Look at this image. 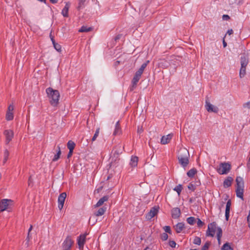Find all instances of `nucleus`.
I'll return each mask as SVG.
<instances>
[{
	"label": "nucleus",
	"mask_w": 250,
	"mask_h": 250,
	"mask_svg": "<svg viewBox=\"0 0 250 250\" xmlns=\"http://www.w3.org/2000/svg\"><path fill=\"white\" fill-rule=\"evenodd\" d=\"M221 250H233L229 243H226L221 248Z\"/></svg>",
	"instance_id": "28"
},
{
	"label": "nucleus",
	"mask_w": 250,
	"mask_h": 250,
	"mask_svg": "<svg viewBox=\"0 0 250 250\" xmlns=\"http://www.w3.org/2000/svg\"><path fill=\"white\" fill-rule=\"evenodd\" d=\"M79 1L78 6L77 7V9L78 10H80L81 9H83L84 7V3L86 0H78Z\"/></svg>",
	"instance_id": "29"
},
{
	"label": "nucleus",
	"mask_w": 250,
	"mask_h": 250,
	"mask_svg": "<svg viewBox=\"0 0 250 250\" xmlns=\"http://www.w3.org/2000/svg\"><path fill=\"white\" fill-rule=\"evenodd\" d=\"M8 201V200L7 199H3L1 201L0 203V211H3L7 208L8 205L7 203Z\"/></svg>",
	"instance_id": "17"
},
{
	"label": "nucleus",
	"mask_w": 250,
	"mask_h": 250,
	"mask_svg": "<svg viewBox=\"0 0 250 250\" xmlns=\"http://www.w3.org/2000/svg\"><path fill=\"white\" fill-rule=\"evenodd\" d=\"M247 221L248 223L249 227L250 228V210L249 211V215L247 217Z\"/></svg>",
	"instance_id": "49"
},
{
	"label": "nucleus",
	"mask_w": 250,
	"mask_h": 250,
	"mask_svg": "<svg viewBox=\"0 0 250 250\" xmlns=\"http://www.w3.org/2000/svg\"><path fill=\"white\" fill-rule=\"evenodd\" d=\"M177 158L179 164L185 168L189 163V153L185 147L180 148L178 153Z\"/></svg>",
	"instance_id": "2"
},
{
	"label": "nucleus",
	"mask_w": 250,
	"mask_h": 250,
	"mask_svg": "<svg viewBox=\"0 0 250 250\" xmlns=\"http://www.w3.org/2000/svg\"><path fill=\"white\" fill-rule=\"evenodd\" d=\"M149 61H147L146 62L143 63L140 67V68L139 69V70L137 71H140V73H142L144 72V69L146 67L147 64L149 63Z\"/></svg>",
	"instance_id": "32"
},
{
	"label": "nucleus",
	"mask_w": 250,
	"mask_h": 250,
	"mask_svg": "<svg viewBox=\"0 0 250 250\" xmlns=\"http://www.w3.org/2000/svg\"><path fill=\"white\" fill-rule=\"evenodd\" d=\"M46 92L49 99L51 105L54 107L57 106L59 104L60 97L59 91L54 90L51 87H48L46 89Z\"/></svg>",
	"instance_id": "1"
},
{
	"label": "nucleus",
	"mask_w": 250,
	"mask_h": 250,
	"mask_svg": "<svg viewBox=\"0 0 250 250\" xmlns=\"http://www.w3.org/2000/svg\"><path fill=\"white\" fill-rule=\"evenodd\" d=\"M205 107L207 110L209 112L217 113L219 110L217 106L211 104L208 100H206Z\"/></svg>",
	"instance_id": "8"
},
{
	"label": "nucleus",
	"mask_w": 250,
	"mask_h": 250,
	"mask_svg": "<svg viewBox=\"0 0 250 250\" xmlns=\"http://www.w3.org/2000/svg\"><path fill=\"white\" fill-rule=\"evenodd\" d=\"M190 250H198L197 249Z\"/></svg>",
	"instance_id": "63"
},
{
	"label": "nucleus",
	"mask_w": 250,
	"mask_h": 250,
	"mask_svg": "<svg viewBox=\"0 0 250 250\" xmlns=\"http://www.w3.org/2000/svg\"><path fill=\"white\" fill-rule=\"evenodd\" d=\"M99 132H100V128L99 127V128H97L96 132H95L93 137L92 138V142H94L96 140V138H97V137L98 136V135L99 134Z\"/></svg>",
	"instance_id": "36"
},
{
	"label": "nucleus",
	"mask_w": 250,
	"mask_h": 250,
	"mask_svg": "<svg viewBox=\"0 0 250 250\" xmlns=\"http://www.w3.org/2000/svg\"><path fill=\"white\" fill-rule=\"evenodd\" d=\"M230 208L228 207H226V210H225V213H229L230 212Z\"/></svg>",
	"instance_id": "57"
},
{
	"label": "nucleus",
	"mask_w": 250,
	"mask_h": 250,
	"mask_svg": "<svg viewBox=\"0 0 250 250\" xmlns=\"http://www.w3.org/2000/svg\"><path fill=\"white\" fill-rule=\"evenodd\" d=\"M66 192H62L60 194L58 197V208L60 210H61L63 207L64 203L66 197Z\"/></svg>",
	"instance_id": "9"
},
{
	"label": "nucleus",
	"mask_w": 250,
	"mask_h": 250,
	"mask_svg": "<svg viewBox=\"0 0 250 250\" xmlns=\"http://www.w3.org/2000/svg\"><path fill=\"white\" fill-rule=\"evenodd\" d=\"M57 148H58L57 153L56 154H55L54 155V157L52 160V161L54 162L57 161L59 159L60 155L61 154V151L60 147L59 146H58Z\"/></svg>",
	"instance_id": "25"
},
{
	"label": "nucleus",
	"mask_w": 250,
	"mask_h": 250,
	"mask_svg": "<svg viewBox=\"0 0 250 250\" xmlns=\"http://www.w3.org/2000/svg\"><path fill=\"white\" fill-rule=\"evenodd\" d=\"M49 0L52 3H56L58 1V0Z\"/></svg>",
	"instance_id": "61"
},
{
	"label": "nucleus",
	"mask_w": 250,
	"mask_h": 250,
	"mask_svg": "<svg viewBox=\"0 0 250 250\" xmlns=\"http://www.w3.org/2000/svg\"><path fill=\"white\" fill-rule=\"evenodd\" d=\"M223 19L224 20H228L229 19V16H228L227 15H224L223 16Z\"/></svg>",
	"instance_id": "52"
},
{
	"label": "nucleus",
	"mask_w": 250,
	"mask_h": 250,
	"mask_svg": "<svg viewBox=\"0 0 250 250\" xmlns=\"http://www.w3.org/2000/svg\"><path fill=\"white\" fill-rule=\"evenodd\" d=\"M233 33V31L232 29L228 30V32H227V34H228L229 35L232 34Z\"/></svg>",
	"instance_id": "55"
},
{
	"label": "nucleus",
	"mask_w": 250,
	"mask_h": 250,
	"mask_svg": "<svg viewBox=\"0 0 250 250\" xmlns=\"http://www.w3.org/2000/svg\"><path fill=\"white\" fill-rule=\"evenodd\" d=\"M168 235L167 233H163L161 235V238L163 241H166L168 239Z\"/></svg>",
	"instance_id": "40"
},
{
	"label": "nucleus",
	"mask_w": 250,
	"mask_h": 250,
	"mask_svg": "<svg viewBox=\"0 0 250 250\" xmlns=\"http://www.w3.org/2000/svg\"><path fill=\"white\" fill-rule=\"evenodd\" d=\"M231 204V203L230 200H229L227 202L226 207L230 208Z\"/></svg>",
	"instance_id": "48"
},
{
	"label": "nucleus",
	"mask_w": 250,
	"mask_h": 250,
	"mask_svg": "<svg viewBox=\"0 0 250 250\" xmlns=\"http://www.w3.org/2000/svg\"><path fill=\"white\" fill-rule=\"evenodd\" d=\"M3 133L6 138V144H8L12 140L14 137V132L12 130H5Z\"/></svg>",
	"instance_id": "12"
},
{
	"label": "nucleus",
	"mask_w": 250,
	"mask_h": 250,
	"mask_svg": "<svg viewBox=\"0 0 250 250\" xmlns=\"http://www.w3.org/2000/svg\"><path fill=\"white\" fill-rule=\"evenodd\" d=\"M159 65L161 66H163L164 68H167L168 66V62L166 61H163L161 62H160Z\"/></svg>",
	"instance_id": "41"
},
{
	"label": "nucleus",
	"mask_w": 250,
	"mask_h": 250,
	"mask_svg": "<svg viewBox=\"0 0 250 250\" xmlns=\"http://www.w3.org/2000/svg\"><path fill=\"white\" fill-rule=\"evenodd\" d=\"M73 150H69V151L67 154V158H69L70 157H71L72 155V153H73Z\"/></svg>",
	"instance_id": "50"
},
{
	"label": "nucleus",
	"mask_w": 250,
	"mask_h": 250,
	"mask_svg": "<svg viewBox=\"0 0 250 250\" xmlns=\"http://www.w3.org/2000/svg\"><path fill=\"white\" fill-rule=\"evenodd\" d=\"M143 129H142V127H138V133H141L143 132Z\"/></svg>",
	"instance_id": "54"
},
{
	"label": "nucleus",
	"mask_w": 250,
	"mask_h": 250,
	"mask_svg": "<svg viewBox=\"0 0 250 250\" xmlns=\"http://www.w3.org/2000/svg\"><path fill=\"white\" fill-rule=\"evenodd\" d=\"M122 130L120 126L119 121H118L115 125V128L114 131L113 132V135H119L121 134Z\"/></svg>",
	"instance_id": "18"
},
{
	"label": "nucleus",
	"mask_w": 250,
	"mask_h": 250,
	"mask_svg": "<svg viewBox=\"0 0 250 250\" xmlns=\"http://www.w3.org/2000/svg\"><path fill=\"white\" fill-rule=\"evenodd\" d=\"M193 243L194 244L200 245L201 243V240L199 237L196 236L194 238Z\"/></svg>",
	"instance_id": "37"
},
{
	"label": "nucleus",
	"mask_w": 250,
	"mask_h": 250,
	"mask_svg": "<svg viewBox=\"0 0 250 250\" xmlns=\"http://www.w3.org/2000/svg\"><path fill=\"white\" fill-rule=\"evenodd\" d=\"M158 210L155 207L152 208L146 216V219L150 220L154 217L158 213Z\"/></svg>",
	"instance_id": "14"
},
{
	"label": "nucleus",
	"mask_w": 250,
	"mask_h": 250,
	"mask_svg": "<svg viewBox=\"0 0 250 250\" xmlns=\"http://www.w3.org/2000/svg\"><path fill=\"white\" fill-rule=\"evenodd\" d=\"M169 245L172 248H175L176 245V243L174 241H169Z\"/></svg>",
	"instance_id": "44"
},
{
	"label": "nucleus",
	"mask_w": 250,
	"mask_h": 250,
	"mask_svg": "<svg viewBox=\"0 0 250 250\" xmlns=\"http://www.w3.org/2000/svg\"><path fill=\"white\" fill-rule=\"evenodd\" d=\"M87 235V233H85L83 234L80 235L77 239V243L79 246V248L81 249H83V248L84 244L86 240V236Z\"/></svg>",
	"instance_id": "10"
},
{
	"label": "nucleus",
	"mask_w": 250,
	"mask_h": 250,
	"mask_svg": "<svg viewBox=\"0 0 250 250\" xmlns=\"http://www.w3.org/2000/svg\"><path fill=\"white\" fill-rule=\"evenodd\" d=\"M177 233H180L185 228V224L183 223H178L174 227Z\"/></svg>",
	"instance_id": "20"
},
{
	"label": "nucleus",
	"mask_w": 250,
	"mask_h": 250,
	"mask_svg": "<svg viewBox=\"0 0 250 250\" xmlns=\"http://www.w3.org/2000/svg\"><path fill=\"white\" fill-rule=\"evenodd\" d=\"M236 194L237 197L243 200L244 181L241 177H237L236 179Z\"/></svg>",
	"instance_id": "3"
},
{
	"label": "nucleus",
	"mask_w": 250,
	"mask_h": 250,
	"mask_svg": "<svg viewBox=\"0 0 250 250\" xmlns=\"http://www.w3.org/2000/svg\"><path fill=\"white\" fill-rule=\"evenodd\" d=\"M106 209V207H103L100 208L97 212H96L94 214L96 216H99L103 215L105 212Z\"/></svg>",
	"instance_id": "23"
},
{
	"label": "nucleus",
	"mask_w": 250,
	"mask_h": 250,
	"mask_svg": "<svg viewBox=\"0 0 250 250\" xmlns=\"http://www.w3.org/2000/svg\"><path fill=\"white\" fill-rule=\"evenodd\" d=\"M197 224L198 227H201L204 225V222H203L200 219H198Z\"/></svg>",
	"instance_id": "45"
},
{
	"label": "nucleus",
	"mask_w": 250,
	"mask_h": 250,
	"mask_svg": "<svg viewBox=\"0 0 250 250\" xmlns=\"http://www.w3.org/2000/svg\"><path fill=\"white\" fill-rule=\"evenodd\" d=\"M121 37V35H117V36L115 37V40L116 41H117V40H119V39H120Z\"/></svg>",
	"instance_id": "60"
},
{
	"label": "nucleus",
	"mask_w": 250,
	"mask_h": 250,
	"mask_svg": "<svg viewBox=\"0 0 250 250\" xmlns=\"http://www.w3.org/2000/svg\"><path fill=\"white\" fill-rule=\"evenodd\" d=\"M188 189L193 191L196 189V186L192 183H189L188 186Z\"/></svg>",
	"instance_id": "38"
},
{
	"label": "nucleus",
	"mask_w": 250,
	"mask_h": 250,
	"mask_svg": "<svg viewBox=\"0 0 250 250\" xmlns=\"http://www.w3.org/2000/svg\"><path fill=\"white\" fill-rule=\"evenodd\" d=\"M75 146V144L72 141H69L67 143V147L69 150H73Z\"/></svg>",
	"instance_id": "30"
},
{
	"label": "nucleus",
	"mask_w": 250,
	"mask_h": 250,
	"mask_svg": "<svg viewBox=\"0 0 250 250\" xmlns=\"http://www.w3.org/2000/svg\"><path fill=\"white\" fill-rule=\"evenodd\" d=\"M244 107H247L249 109H250V101L245 103L244 104Z\"/></svg>",
	"instance_id": "46"
},
{
	"label": "nucleus",
	"mask_w": 250,
	"mask_h": 250,
	"mask_svg": "<svg viewBox=\"0 0 250 250\" xmlns=\"http://www.w3.org/2000/svg\"><path fill=\"white\" fill-rule=\"evenodd\" d=\"M173 136V134L170 133L166 136H163L161 140V143L163 145H166L168 144Z\"/></svg>",
	"instance_id": "15"
},
{
	"label": "nucleus",
	"mask_w": 250,
	"mask_h": 250,
	"mask_svg": "<svg viewBox=\"0 0 250 250\" xmlns=\"http://www.w3.org/2000/svg\"><path fill=\"white\" fill-rule=\"evenodd\" d=\"M138 158L137 156H132L130 162V165L133 167H137L138 165Z\"/></svg>",
	"instance_id": "22"
},
{
	"label": "nucleus",
	"mask_w": 250,
	"mask_h": 250,
	"mask_svg": "<svg viewBox=\"0 0 250 250\" xmlns=\"http://www.w3.org/2000/svg\"><path fill=\"white\" fill-rule=\"evenodd\" d=\"M73 244V241L71 237L69 236H67L62 245V250H70Z\"/></svg>",
	"instance_id": "7"
},
{
	"label": "nucleus",
	"mask_w": 250,
	"mask_h": 250,
	"mask_svg": "<svg viewBox=\"0 0 250 250\" xmlns=\"http://www.w3.org/2000/svg\"><path fill=\"white\" fill-rule=\"evenodd\" d=\"M14 110V106L13 105H10L8 107V112H12L13 110Z\"/></svg>",
	"instance_id": "47"
},
{
	"label": "nucleus",
	"mask_w": 250,
	"mask_h": 250,
	"mask_svg": "<svg viewBox=\"0 0 250 250\" xmlns=\"http://www.w3.org/2000/svg\"><path fill=\"white\" fill-rule=\"evenodd\" d=\"M216 222H212L208 225V229L206 232L207 236L213 237L215 235L216 231H217V228Z\"/></svg>",
	"instance_id": "6"
},
{
	"label": "nucleus",
	"mask_w": 250,
	"mask_h": 250,
	"mask_svg": "<svg viewBox=\"0 0 250 250\" xmlns=\"http://www.w3.org/2000/svg\"><path fill=\"white\" fill-rule=\"evenodd\" d=\"M233 181V179L231 177H228L227 179H226L223 183L224 187L225 188H229L231 185L232 182Z\"/></svg>",
	"instance_id": "19"
},
{
	"label": "nucleus",
	"mask_w": 250,
	"mask_h": 250,
	"mask_svg": "<svg viewBox=\"0 0 250 250\" xmlns=\"http://www.w3.org/2000/svg\"><path fill=\"white\" fill-rule=\"evenodd\" d=\"M229 217V213H225L226 220L228 221Z\"/></svg>",
	"instance_id": "58"
},
{
	"label": "nucleus",
	"mask_w": 250,
	"mask_h": 250,
	"mask_svg": "<svg viewBox=\"0 0 250 250\" xmlns=\"http://www.w3.org/2000/svg\"><path fill=\"white\" fill-rule=\"evenodd\" d=\"M109 198L108 196H104L101 198L97 204L95 205L96 207H99L103 205L104 202L107 201Z\"/></svg>",
	"instance_id": "21"
},
{
	"label": "nucleus",
	"mask_w": 250,
	"mask_h": 250,
	"mask_svg": "<svg viewBox=\"0 0 250 250\" xmlns=\"http://www.w3.org/2000/svg\"><path fill=\"white\" fill-rule=\"evenodd\" d=\"M187 221L190 225H193L195 221V219L193 217H190L187 218Z\"/></svg>",
	"instance_id": "35"
},
{
	"label": "nucleus",
	"mask_w": 250,
	"mask_h": 250,
	"mask_svg": "<svg viewBox=\"0 0 250 250\" xmlns=\"http://www.w3.org/2000/svg\"><path fill=\"white\" fill-rule=\"evenodd\" d=\"M249 61L247 57L245 56L241 57V68L239 72L240 78H243L246 74V68L248 63Z\"/></svg>",
	"instance_id": "4"
},
{
	"label": "nucleus",
	"mask_w": 250,
	"mask_h": 250,
	"mask_svg": "<svg viewBox=\"0 0 250 250\" xmlns=\"http://www.w3.org/2000/svg\"><path fill=\"white\" fill-rule=\"evenodd\" d=\"M181 212L179 208H174L171 210L172 217L174 219H177L180 217Z\"/></svg>",
	"instance_id": "13"
},
{
	"label": "nucleus",
	"mask_w": 250,
	"mask_h": 250,
	"mask_svg": "<svg viewBox=\"0 0 250 250\" xmlns=\"http://www.w3.org/2000/svg\"><path fill=\"white\" fill-rule=\"evenodd\" d=\"M31 182V177H30L29 178V180H28V184H29V185L30 184Z\"/></svg>",
	"instance_id": "62"
},
{
	"label": "nucleus",
	"mask_w": 250,
	"mask_h": 250,
	"mask_svg": "<svg viewBox=\"0 0 250 250\" xmlns=\"http://www.w3.org/2000/svg\"><path fill=\"white\" fill-rule=\"evenodd\" d=\"M223 44L224 47H226L227 45V42H225V41L224 40V38L223 39Z\"/></svg>",
	"instance_id": "59"
},
{
	"label": "nucleus",
	"mask_w": 250,
	"mask_h": 250,
	"mask_svg": "<svg viewBox=\"0 0 250 250\" xmlns=\"http://www.w3.org/2000/svg\"><path fill=\"white\" fill-rule=\"evenodd\" d=\"M164 229L166 232L168 233L169 234L171 233V229L169 226H165L164 227Z\"/></svg>",
	"instance_id": "43"
},
{
	"label": "nucleus",
	"mask_w": 250,
	"mask_h": 250,
	"mask_svg": "<svg viewBox=\"0 0 250 250\" xmlns=\"http://www.w3.org/2000/svg\"><path fill=\"white\" fill-rule=\"evenodd\" d=\"M196 172H197L196 169L194 168H193L191 169L190 170H189L187 172V175L189 177H193L195 175V174H196Z\"/></svg>",
	"instance_id": "27"
},
{
	"label": "nucleus",
	"mask_w": 250,
	"mask_h": 250,
	"mask_svg": "<svg viewBox=\"0 0 250 250\" xmlns=\"http://www.w3.org/2000/svg\"><path fill=\"white\" fill-rule=\"evenodd\" d=\"M53 46H54V48L57 50L58 51V52H60L61 51V46L58 43H55L53 44Z\"/></svg>",
	"instance_id": "39"
},
{
	"label": "nucleus",
	"mask_w": 250,
	"mask_h": 250,
	"mask_svg": "<svg viewBox=\"0 0 250 250\" xmlns=\"http://www.w3.org/2000/svg\"><path fill=\"white\" fill-rule=\"evenodd\" d=\"M182 189H183L182 185L181 184H179L178 186H177L176 187H175L173 188V190L177 192L178 195H180Z\"/></svg>",
	"instance_id": "31"
},
{
	"label": "nucleus",
	"mask_w": 250,
	"mask_h": 250,
	"mask_svg": "<svg viewBox=\"0 0 250 250\" xmlns=\"http://www.w3.org/2000/svg\"><path fill=\"white\" fill-rule=\"evenodd\" d=\"M209 245L210 243L209 242H207L202 248L201 250H208Z\"/></svg>",
	"instance_id": "42"
},
{
	"label": "nucleus",
	"mask_w": 250,
	"mask_h": 250,
	"mask_svg": "<svg viewBox=\"0 0 250 250\" xmlns=\"http://www.w3.org/2000/svg\"><path fill=\"white\" fill-rule=\"evenodd\" d=\"M142 75V73H140V71H137L135 73V74L134 76L132 81V87L131 88V90H133V88L136 86L137 84L140 79Z\"/></svg>",
	"instance_id": "11"
},
{
	"label": "nucleus",
	"mask_w": 250,
	"mask_h": 250,
	"mask_svg": "<svg viewBox=\"0 0 250 250\" xmlns=\"http://www.w3.org/2000/svg\"><path fill=\"white\" fill-rule=\"evenodd\" d=\"M50 38H51V41L52 42V43H53V44H54V43H56V42L55 41V40L54 39L53 37H52L51 34L50 35Z\"/></svg>",
	"instance_id": "56"
},
{
	"label": "nucleus",
	"mask_w": 250,
	"mask_h": 250,
	"mask_svg": "<svg viewBox=\"0 0 250 250\" xmlns=\"http://www.w3.org/2000/svg\"><path fill=\"white\" fill-rule=\"evenodd\" d=\"M247 168L249 171H250V157L249 158L248 162L247 163Z\"/></svg>",
	"instance_id": "51"
},
{
	"label": "nucleus",
	"mask_w": 250,
	"mask_h": 250,
	"mask_svg": "<svg viewBox=\"0 0 250 250\" xmlns=\"http://www.w3.org/2000/svg\"><path fill=\"white\" fill-rule=\"evenodd\" d=\"M13 119V114L12 112L7 111L6 114V119L7 121L12 120Z\"/></svg>",
	"instance_id": "34"
},
{
	"label": "nucleus",
	"mask_w": 250,
	"mask_h": 250,
	"mask_svg": "<svg viewBox=\"0 0 250 250\" xmlns=\"http://www.w3.org/2000/svg\"><path fill=\"white\" fill-rule=\"evenodd\" d=\"M222 235V230L221 228H217V238L219 244L221 243V238Z\"/></svg>",
	"instance_id": "24"
},
{
	"label": "nucleus",
	"mask_w": 250,
	"mask_h": 250,
	"mask_svg": "<svg viewBox=\"0 0 250 250\" xmlns=\"http://www.w3.org/2000/svg\"><path fill=\"white\" fill-rule=\"evenodd\" d=\"M32 226L31 225L29 229V230H28V236H27V239L29 240L30 239V236H29V233L30 232V231L32 230Z\"/></svg>",
	"instance_id": "53"
},
{
	"label": "nucleus",
	"mask_w": 250,
	"mask_h": 250,
	"mask_svg": "<svg viewBox=\"0 0 250 250\" xmlns=\"http://www.w3.org/2000/svg\"><path fill=\"white\" fill-rule=\"evenodd\" d=\"M92 28L91 27H88L85 26H83L79 30L80 32H88L91 31Z\"/></svg>",
	"instance_id": "26"
},
{
	"label": "nucleus",
	"mask_w": 250,
	"mask_h": 250,
	"mask_svg": "<svg viewBox=\"0 0 250 250\" xmlns=\"http://www.w3.org/2000/svg\"><path fill=\"white\" fill-rule=\"evenodd\" d=\"M9 155V151H8L7 149H5L4 152V158H3V164H5L6 162V161H7V160L8 159Z\"/></svg>",
	"instance_id": "33"
},
{
	"label": "nucleus",
	"mask_w": 250,
	"mask_h": 250,
	"mask_svg": "<svg viewBox=\"0 0 250 250\" xmlns=\"http://www.w3.org/2000/svg\"><path fill=\"white\" fill-rule=\"evenodd\" d=\"M70 6V3L69 2H66L64 7L63 8L62 11V14L64 17H67L68 16V12L69 8Z\"/></svg>",
	"instance_id": "16"
},
{
	"label": "nucleus",
	"mask_w": 250,
	"mask_h": 250,
	"mask_svg": "<svg viewBox=\"0 0 250 250\" xmlns=\"http://www.w3.org/2000/svg\"><path fill=\"white\" fill-rule=\"evenodd\" d=\"M230 168L231 166L229 163H222L217 168V171L220 174H226L230 171Z\"/></svg>",
	"instance_id": "5"
}]
</instances>
